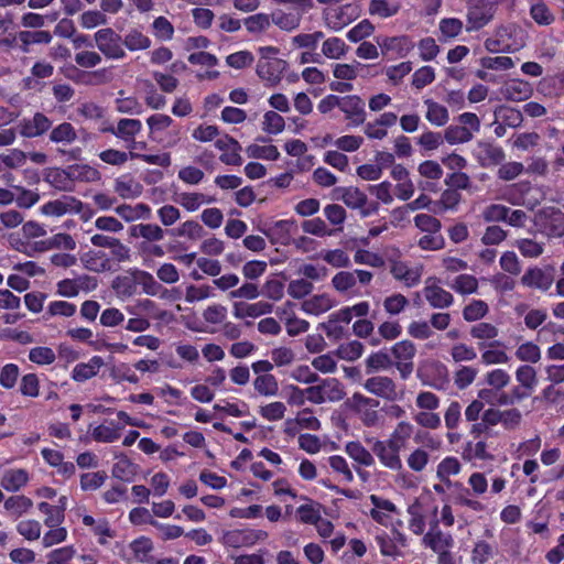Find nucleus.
<instances>
[{
  "instance_id": "8",
  "label": "nucleus",
  "mask_w": 564,
  "mask_h": 564,
  "mask_svg": "<svg viewBox=\"0 0 564 564\" xmlns=\"http://www.w3.org/2000/svg\"><path fill=\"white\" fill-rule=\"evenodd\" d=\"M435 278H429L425 281L423 295L429 305L435 310L448 308L454 303V296L451 292L440 286Z\"/></svg>"
},
{
  "instance_id": "33",
  "label": "nucleus",
  "mask_w": 564,
  "mask_h": 564,
  "mask_svg": "<svg viewBox=\"0 0 564 564\" xmlns=\"http://www.w3.org/2000/svg\"><path fill=\"white\" fill-rule=\"evenodd\" d=\"M463 458L468 462L476 459L488 460L492 459L494 456L487 451V443L485 441H468L462 452Z\"/></svg>"
},
{
  "instance_id": "26",
  "label": "nucleus",
  "mask_w": 564,
  "mask_h": 564,
  "mask_svg": "<svg viewBox=\"0 0 564 564\" xmlns=\"http://www.w3.org/2000/svg\"><path fill=\"white\" fill-rule=\"evenodd\" d=\"M521 283L529 288L547 291L552 283V276L540 268L529 269L521 278Z\"/></svg>"
},
{
  "instance_id": "2",
  "label": "nucleus",
  "mask_w": 564,
  "mask_h": 564,
  "mask_svg": "<svg viewBox=\"0 0 564 564\" xmlns=\"http://www.w3.org/2000/svg\"><path fill=\"white\" fill-rule=\"evenodd\" d=\"M128 425L141 427V422L132 421L124 411L110 413L99 425L93 427L91 436L96 442L112 443L120 438Z\"/></svg>"
},
{
  "instance_id": "3",
  "label": "nucleus",
  "mask_w": 564,
  "mask_h": 564,
  "mask_svg": "<svg viewBox=\"0 0 564 564\" xmlns=\"http://www.w3.org/2000/svg\"><path fill=\"white\" fill-rule=\"evenodd\" d=\"M373 274L367 270L356 269L352 271H339L332 278V286L339 293L346 295L359 294L357 283L369 285Z\"/></svg>"
},
{
  "instance_id": "60",
  "label": "nucleus",
  "mask_w": 564,
  "mask_h": 564,
  "mask_svg": "<svg viewBox=\"0 0 564 564\" xmlns=\"http://www.w3.org/2000/svg\"><path fill=\"white\" fill-rule=\"evenodd\" d=\"M514 355L521 361L536 364L541 359V349L536 344L527 341L516 349Z\"/></svg>"
},
{
  "instance_id": "39",
  "label": "nucleus",
  "mask_w": 564,
  "mask_h": 564,
  "mask_svg": "<svg viewBox=\"0 0 564 564\" xmlns=\"http://www.w3.org/2000/svg\"><path fill=\"white\" fill-rule=\"evenodd\" d=\"M77 139V132L69 122H62L54 127L50 133V140L54 143L70 144Z\"/></svg>"
},
{
  "instance_id": "57",
  "label": "nucleus",
  "mask_w": 564,
  "mask_h": 564,
  "mask_svg": "<svg viewBox=\"0 0 564 564\" xmlns=\"http://www.w3.org/2000/svg\"><path fill=\"white\" fill-rule=\"evenodd\" d=\"M176 237H186L191 240H198L204 236V228L196 220H187L180 227L171 230Z\"/></svg>"
},
{
  "instance_id": "20",
  "label": "nucleus",
  "mask_w": 564,
  "mask_h": 564,
  "mask_svg": "<svg viewBox=\"0 0 564 564\" xmlns=\"http://www.w3.org/2000/svg\"><path fill=\"white\" fill-rule=\"evenodd\" d=\"M469 334L473 338L481 340L477 344L480 350L485 349L486 347H494L500 345V341L498 340H494L489 344L485 341L495 339L499 335V329L491 323H478L470 327Z\"/></svg>"
},
{
  "instance_id": "35",
  "label": "nucleus",
  "mask_w": 564,
  "mask_h": 564,
  "mask_svg": "<svg viewBox=\"0 0 564 564\" xmlns=\"http://www.w3.org/2000/svg\"><path fill=\"white\" fill-rule=\"evenodd\" d=\"M334 306V303L329 295L327 294H318L314 295L311 299L306 300L302 304V310L306 314L311 315H319Z\"/></svg>"
},
{
  "instance_id": "19",
  "label": "nucleus",
  "mask_w": 564,
  "mask_h": 564,
  "mask_svg": "<svg viewBox=\"0 0 564 564\" xmlns=\"http://www.w3.org/2000/svg\"><path fill=\"white\" fill-rule=\"evenodd\" d=\"M360 15V8L356 3H347L334 11V14L326 18L327 25L334 30L339 31L346 25L350 24Z\"/></svg>"
},
{
  "instance_id": "25",
  "label": "nucleus",
  "mask_w": 564,
  "mask_h": 564,
  "mask_svg": "<svg viewBox=\"0 0 564 564\" xmlns=\"http://www.w3.org/2000/svg\"><path fill=\"white\" fill-rule=\"evenodd\" d=\"M102 365V358L100 356H94L88 362H80L74 367L72 371V379L76 382H85L86 380L95 377Z\"/></svg>"
},
{
  "instance_id": "22",
  "label": "nucleus",
  "mask_w": 564,
  "mask_h": 564,
  "mask_svg": "<svg viewBox=\"0 0 564 564\" xmlns=\"http://www.w3.org/2000/svg\"><path fill=\"white\" fill-rule=\"evenodd\" d=\"M390 271L395 280L402 281L408 288L417 285L422 276L421 268H411L404 262H394Z\"/></svg>"
},
{
  "instance_id": "53",
  "label": "nucleus",
  "mask_w": 564,
  "mask_h": 564,
  "mask_svg": "<svg viewBox=\"0 0 564 564\" xmlns=\"http://www.w3.org/2000/svg\"><path fill=\"white\" fill-rule=\"evenodd\" d=\"M243 24L249 33L257 34L268 30L271 25V15L257 13L243 19Z\"/></svg>"
},
{
  "instance_id": "6",
  "label": "nucleus",
  "mask_w": 564,
  "mask_h": 564,
  "mask_svg": "<svg viewBox=\"0 0 564 564\" xmlns=\"http://www.w3.org/2000/svg\"><path fill=\"white\" fill-rule=\"evenodd\" d=\"M362 386L367 392L390 402L402 398V392L398 390L397 383L387 376L370 377Z\"/></svg>"
},
{
  "instance_id": "46",
  "label": "nucleus",
  "mask_w": 564,
  "mask_h": 564,
  "mask_svg": "<svg viewBox=\"0 0 564 564\" xmlns=\"http://www.w3.org/2000/svg\"><path fill=\"white\" fill-rule=\"evenodd\" d=\"M414 442L420 445V448H424L430 454L440 452L443 446V441L438 435L426 431H417L414 435Z\"/></svg>"
},
{
  "instance_id": "48",
  "label": "nucleus",
  "mask_w": 564,
  "mask_h": 564,
  "mask_svg": "<svg viewBox=\"0 0 564 564\" xmlns=\"http://www.w3.org/2000/svg\"><path fill=\"white\" fill-rule=\"evenodd\" d=\"M143 522H148L156 528H159L162 532L163 540H174L184 534V530L182 527L172 525V524H162L152 519L149 510L143 508Z\"/></svg>"
},
{
  "instance_id": "29",
  "label": "nucleus",
  "mask_w": 564,
  "mask_h": 564,
  "mask_svg": "<svg viewBox=\"0 0 564 564\" xmlns=\"http://www.w3.org/2000/svg\"><path fill=\"white\" fill-rule=\"evenodd\" d=\"M302 20V14L299 12H284L275 10L271 13V23L275 24L283 31L291 32L296 30Z\"/></svg>"
},
{
  "instance_id": "40",
  "label": "nucleus",
  "mask_w": 564,
  "mask_h": 564,
  "mask_svg": "<svg viewBox=\"0 0 564 564\" xmlns=\"http://www.w3.org/2000/svg\"><path fill=\"white\" fill-rule=\"evenodd\" d=\"M138 471V465L132 463L127 457H120L115 463L112 468V475L115 478L120 479L124 482H130L134 479Z\"/></svg>"
},
{
  "instance_id": "5",
  "label": "nucleus",
  "mask_w": 564,
  "mask_h": 564,
  "mask_svg": "<svg viewBox=\"0 0 564 564\" xmlns=\"http://www.w3.org/2000/svg\"><path fill=\"white\" fill-rule=\"evenodd\" d=\"M498 1H486L484 3L466 8V31L476 32L488 25L495 18Z\"/></svg>"
},
{
  "instance_id": "21",
  "label": "nucleus",
  "mask_w": 564,
  "mask_h": 564,
  "mask_svg": "<svg viewBox=\"0 0 564 564\" xmlns=\"http://www.w3.org/2000/svg\"><path fill=\"white\" fill-rule=\"evenodd\" d=\"M334 197L343 200V203L351 209H360L367 203V195L358 187H336L334 189Z\"/></svg>"
},
{
  "instance_id": "16",
  "label": "nucleus",
  "mask_w": 564,
  "mask_h": 564,
  "mask_svg": "<svg viewBox=\"0 0 564 564\" xmlns=\"http://www.w3.org/2000/svg\"><path fill=\"white\" fill-rule=\"evenodd\" d=\"M52 127V121L43 112H35L32 118H24L19 124L22 137L36 138L43 135Z\"/></svg>"
},
{
  "instance_id": "27",
  "label": "nucleus",
  "mask_w": 564,
  "mask_h": 564,
  "mask_svg": "<svg viewBox=\"0 0 564 564\" xmlns=\"http://www.w3.org/2000/svg\"><path fill=\"white\" fill-rule=\"evenodd\" d=\"M370 501L373 506V509L370 511L371 518L380 524H387L389 520L388 513L397 511L394 503L376 495L370 496Z\"/></svg>"
},
{
  "instance_id": "51",
  "label": "nucleus",
  "mask_w": 564,
  "mask_h": 564,
  "mask_svg": "<svg viewBox=\"0 0 564 564\" xmlns=\"http://www.w3.org/2000/svg\"><path fill=\"white\" fill-rule=\"evenodd\" d=\"M514 246L524 258H538L544 252V243L530 238L518 239Z\"/></svg>"
},
{
  "instance_id": "41",
  "label": "nucleus",
  "mask_w": 564,
  "mask_h": 564,
  "mask_svg": "<svg viewBox=\"0 0 564 564\" xmlns=\"http://www.w3.org/2000/svg\"><path fill=\"white\" fill-rule=\"evenodd\" d=\"M215 202L214 197L206 196L202 193H181L177 196V203L181 204L186 210L195 212L203 204H210Z\"/></svg>"
},
{
  "instance_id": "45",
  "label": "nucleus",
  "mask_w": 564,
  "mask_h": 564,
  "mask_svg": "<svg viewBox=\"0 0 564 564\" xmlns=\"http://www.w3.org/2000/svg\"><path fill=\"white\" fill-rule=\"evenodd\" d=\"M365 362L368 373L372 371L387 370L393 366L391 356L383 350L370 354Z\"/></svg>"
},
{
  "instance_id": "55",
  "label": "nucleus",
  "mask_w": 564,
  "mask_h": 564,
  "mask_svg": "<svg viewBox=\"0 0 564 564\" xmlns=\"http://www.w3.org/2000/svg\"><path fill=\"white\" fill-rule=\"evenodd\" d=\"M285 128L284 118L276 111L269 110L263 115L262 130L269 134H279Z\"/></svg>"
},
{
  "instance_id": "17",
  "label": "nucleus",
  "mask_w": 564,
  "mask_h": 564,
  "mask_svg": "<svg viewBox=\"0 0 564 564\" xmlns=\"http://www.w3.org/2000/svg\"><path fill=\"white\" fill-rule=\"evenodd\" d=\"M500 94L507 100L523 101L532 96L533 87L527 80L511 78L503 83V85L500 88Z\"/></svg>"
},
{
  "instance_id": "11",
  "label": "nucleus",
  "mask_w": 564,
  "mask_h": 564,
  "mask_svg": "<svg viewBox=\"0 0 564 564\" xmlns=\"http://www.w3.org/2000/svg\"><path fill=\"white\" fill-rule=\"evenodd\" d=\"M83 203L74 196L64 195L61 198L50 200L41 207L45 216L61 217L67 213H80Z\"/></svg>"
},
{
  "instance_id": "34",
  "label": "nucleus",
  "mask_w": 564,
  "mask_h": 564,
  "mask_svg": "<svg viewBox=\"0 0 564 564\" xmlns=\"http://www.w3.org/2000/svg\"><path fill=\"white\" fill-rule=\"evenodd\" d=\"M322 395L325 402H338L344 399L345 391L343 384L336 378H326L319 380Z\"/></svg>"
},
{
  "instance_id": "64",
  "label": "nucleus",
  "mask_w": 564,
  "mask_h": 564,
  "mask_svg": "<svg viewBox=\"0 0 564 564\" xmlns=\"http://www.w3.org/2000/svg\"><path fill=\"white\" fill-rule=\"evenodd\" d=\"M364 345L358 340H351L338 346L336 355L344 360L354 361L361 357Z\"/></svg>"
},
{
  "instance_id": "52",
  "label": "nucleus",
  "mask_w": 564,
  "mask_h": 564,
  "mask_svg": "<svg viewBox=\"0 0 564 564\" xmlns=\"http://www.w3.org/2000/svg\"><path fill=\"white\" fill-rule=\"evenodd\" d=\"M348 46L339 37H329L322 45V53L328 58L339 59L346 54Z\"/></svg>"
},
{
  "instance_id": "12",
  "label": "nucleus",
  "mask_w": 564,
  "mask_h": 564,
  "mask_svg": "<svg viewBox=\"0 0 564 564\" xmlns=\"http://www.w3.org/2000/svg\"><path fill=\"white\" fill-rule=\"evenodd\" d=\"M262 535H265L264 532L260 530H230L226 531L221 536V543L227 547H242L254 544Z\"/></svg>"
},
{
  "instance_id": "36",
  "label": "nucleus",
  "mask_w": 564,
  "mask_h": 564,
  "mask_svg": "<svg viewBox=\"0 0 564 564\" xmlns=\"http://www.w3.org/2000/svg\"><path fill=\"white\" fill-rule=\"evenodd\" d=\"M295 227L293 220H279L276 221L265 235L272 242H280L281 245H289L291 238V229Z\"/></svg>"
},
{
  "instance_id": "1",
  "label": "nucleus",
  "mask_w": 564,
  "mask_h": 564,
  "mask_svg": "<svg viewBox=\"0 0 564 564\" xmlns=\"http://www.w3.org/2000/svg\"><path fill=\"white\" fill-rule=\"evenodd\" d=\"M485 48L490 53H514L524 46L523 30L514 23L498 26L494 36L488 37Z\"/></svg>"
},
{
  "instance_id": "44",
  "label": "nucleus",
  "mask_w": 564,
  "mask_h": 564,
  "mask_svg": "<svg viewBox=\"0 0 564 564\" xmlns=\"http://www.w3.org/2000/svg\"><path fill=\"white\" fill-rule=\"evenodd\" d=\"M253 388L264 397H273L279 392V383L273 375H260L253 380Z\"/></svg>"
},
{
  "instance_id": "49",
  "label": "nucleus",
  "mask_w": 564,
  "mask_h": 564,
  "mask_svg": "<svg viewBox=\"0 0 564 564\" xmlns=\"http://www.w3.org/2000/svg\"><path fill=\"white\" fill-rule=\"evenodd\" d=\"M489 312L488 304L482 300H473L463 310V318L466 322H477Z\"/></svg>"
},
{
  "instance_id": "59",
  "label": "nucleus",
  "mask_w": 564,
  "mask_h": 564,
  "mask_svg": "<svg viewBox=\"0 0 564 564\" xmlns=\"http://www.w3.org/2000/svg\"><path fill=\"white\" fill-rule=\"evenodd\" d=\"M56 359V355L51 347L37 346L29 351V360L39 366L52 365Z\"/></svg>"
},
{
  "instance_id": "10",
  "label": "nucleus",
  "mask_w": 564,
  "mask_h": 564,
  "mask_svg": "<svg viewBox=\"0 0 564 564\" xmlns=\"http://www.w3.org/2000/svg\"><path fill=\"white\" fill-rule=\"evenodd\" d=\"M422 544L431 549L434 553L451 550L454 546L452 534L444 533L438 528V521L434 520L430 524V530L423 535Z\"/></svg>"
},
{
  "instance_id": "31",
  "label": "nucleus",
  "mask_w": 564,
  "mask_h": 564,
  "mask_svg": "<svg viewBox=\"0 0 564 564\" xmlns=\"http://www.w3.org/2000/svg\"><path fill=\"white\" fill-rule=\"evenodd\" d=\"M29 481V474L24 469H11L6 471L1 479V487L10 492L19 491Z\"/></svg>"
},
{
  "instance_id": "15",
  "label": "nucleus",
  "mask_w": 564,
  "mask_h": 564,
  "mask_svg": "<svg viewBox=\"0 0 564 564\" xmlns=\"http://www.w3.org/2000/svg\"><path fill=\"white\" fill-rule=\"evenodd\" d=\"M367 442L371 444V452L383 467L393 471L402 469L403 465L400 455L392 452L383 441L371 438L367 440Z\"/></svg>"
},
{
  "instance_id": "32",
  "label": "nucleus",
  "mask_w": 564,
  "mask_h": 564,
  "mask_svg": "<svg viewBox=\"0 0 564 564\" xmlns=\"http://www.w3.org/2000/svg\"><path fill=\"white\" fill-rule=\"evenodd\" d=\"M543 231L547 237H562L564 235V213L560 209H551L545 215Z\"/></svg>"
},
{
  "instance_id": "23",
  "label": "nucleus",
  "mask_w": 564,
  "mask_h": 564,
  "mask_svg": "<svg viewBox=\"0 0 564 564\" xmlns=\"http://www.w3.org/2000/svg\"><path fill=\"white\" fill-rule=\"evenodd\" d=\"M141 282V271L138 269L123 275H118L112 282V289L121 296H130Z\"/></svg>"
},
{
  "instance_id": "61",
  "label": "nucleus",
  "mask_w": 564,
  "mask_h": 564,
  "mask_svg": "<svg viewBox=\"0 0 564 564\" xmlns=\"http://www.w3.org/2000/svg\"><path fill=\"white\" fill-rule=\"evenodd\" d=\"M463 21L457 18H444L438 23L443 40L454 39L463 31Z\"/></svg>"
},
{
  "instance_id": "37",
  "label": "nucleus",
  "mask_w": 564,
  "mask_h": 564,
  "mask_svg": "<svg viewBox=\"0 0 564 564\" xmlns=\"http://www.w3.org/2000/svg\"><path fill=\"white\" fill-rule=\"evenodd\" d=\"M424 104L427 108L426 119L436 127H443L448 122L449 115L446 107L440 105L432 99H425Z\"/></svg>"
},
{
  "instance_id": "28",
  "label": "nucleus",
  "mask_w": 564,
  "mask_h": 564,
  "mask_svg": "<svg viewBox=\"0 0 564 564\" xmlns=\"http://www.w3.org/2000/svg\"><path fill=\"white\" fill-rule=\"evenodd\" d=\"M3 506L12 518L19 519L32 509L33 501L24 495H14L7 498Z\"/></svg>"
},
{
  "instance_id": "24",
  "label": "nucleus",
  "mask_w": 564,
  "mask_h": 564,
  "mask_svg": "<svg viewBox=\"0 0 564 564\" xmlns=\"http://www.w3.org/2000/svg\"><path fill=\"white\" fill-rule=\"evenodd\" d=\"M345 452L358 466L371 467L375 465L373 453L358 441L347 442Z\"/></svg>"
},
{
  "instance_id": "58",
  "label": "nucleus",
  "mask_w": 564,
  "mask_h": 564,
  "mask_svg": "<svg viewBox=\"0 0 564 564\" xmlns=\"http://www.w3.org/2000/svg\"><path fill=\"white\" fill-rule=\"evenodd\" d=\"M247 155L252 159H263L276 161L280 158V152L275 145H259L250 144L246 149Z\"/></svg>"
},
{
  "instance_id": "50",
  "label": "nucleus",
  "mask_w": 564,
  "mask_h": 564,
  "mask_svg": "<svg viewBox=\"0 0 564 564\" xmlns=\"http://www.w3.org/2000/svg\"><path fill=\"white\" fill-rule=\"evenodd\" d=\"M460 471V464L456 457H445L437 466V477L447 485H451L449 477Z\"/></svg>"
},
{
  "instance_id": "42",
  "label": "nucleus",
  "mask_w": 564,
  "mask_h": 564,
  "mask_svg": "<svg viewBox=\"0 0 564 564\" xmlns=\"http://www.w3.org/2000/svg\"><path fill=\"white\" fill-rule=\"evenodd\" d=\"M39 250H47L53 248H62L65 250H74L76 248V241L68 234H56L46 241L36 242Z\"/></svg>"
},
{
  "instance_id": "14",
  "label": "nucleus",
  "mask_w": 564,
  "mask_h": 564,
  "mask_svg": "<svg viewBox=\"0 0 564 564\" xmlns=\"http://www.w3.org/2000/svg\"><path fill=\"white\" fill-rule=\"evenodd\" d=\"M98 48L108 57L119 58L123 55L120 37L112 29H101L95 33Z\"/></svg>"
},
{
  "instance_id": "7",
  "label": "nucleus",
  "mask_w": 564,
  "mask_h": 564,
  "mask_svg": "<svg viewBox=\"0 0 564 564\" xmlns=\"http://www.w3.org/2000/svg\"><path fill=\"white\" fill-rule=\"evenodd\" d=\"M339 109L348 121L347 127L355 128L365 123L366 104L358 95L340 96Z\"/></svg>"
},
{
  "instance_id": "38",
  "label": "nucleus",
  "mask_w": 564,
  "mask_h": 564,
  "mask_svg": "<svg viewBox=\"0 0 564 564\" xmlns=\"http://www.w3.org/2000/svg\"><path fill=\"white\" fill-rule=\"evenodd\" d=\"M37 508L46 516L44 519V524L46 527L53 528L61 525L64 522L65 514L63 506H53L43 501L37 505Z\"/></svg>"
},
{
  "instance_id": "43",
  "label": "nucleus",
  "mask_w": 564,
  "mask_h": 564,
  "mask_svg": "<svg viewBox=\"0 0 564 564\" xmlns=\"http://www.w3.org/2000/svg\"><path fill=\"white\" fill-rule=\"evenodd\" d=\"M516 381L523 388L533 392L538 386V373L536 370L530 365H521L517 368Z\"/></svg>"
},
{
  "instance_id": "9",
  "label": "nucleus",
  "mask_w": 564,
  "mask_h": 564,
  "mask_svg": "<svg viewBox=\"0 0 564 564\" xmlns=\"http://www.w3.org/2000/svg\"><path fill=\"white\" fill-rule=\"evenodd\" d=\"M474 155L482 167L499 165L506 158L505 151L500 145L486 141L477 143Z\"/></svg>"
},
{
  "instance_id": "47",
  "label": "nucleus",
  "mask_w": 564,
  "mask_h": 564,
  "mask_svg": "<svg viewBox=\"0 0 564 564\" xmlns=\"http://www.w3.org/2000/svg\"><path fill=\"white\" fill-rule=\"evenodd\" d=\"M485 383L492 389L505 391V388L509 386L511 376L501 368L492 369L485 375Z\"/></svg>"
},
{
  "instance_id": "56",
  "label": "nucleus",
  "mask_w": 564,
  "mask_h": 564,
  "mask_svg": "<svg viewBox=\"0 0 564 564\" xmlns=\"http://www.w3.org/2000/svg\"><path fill=\"white\" fill-rule=\"evenodd\" d=\"M474 138V134L467 127L449 126L446 128L444 139L449 144L466 143Z\"/></svg>"
},
{
  "instance_id": "54",
  "label": "nucleus",
  "mask_w": 564,
  "mask_h": 564,
  "mask_svg": "<svg viewBox=\"0 0 564 564\" xmlns=\"http://www.w3.org/2000/svg\"><path fill=\"white\" fill-rule=\"evenodd\" d=\"M172 118L167 115L156 113L147 119L150 130V138L153 140L161 139V132L169 128L172 123Z\"/></svg>"
},
{
  "instance_id": "18",
  "label": "nucleus",
  "mask_w": 564,
  "mask_h": 564,
  "mask_svg": "<svg viewBox=\"0 0 564 564\" xmlns=\"http://www.w3.org/2000/svg\"><path fill=\"white\" fill-rule=\"evenodd\" d=\"M377 43L382 54L393 53L399 57L406 56L414 47V43L406 35L401 36H379Z\"/></svg>"
},
{
  "instance_id": "30",
  "label": "nucleus",
  "mask_w": 564,
  "mask_h": 564,
  "mask_svg": "<svg viewBox=\"0 0 564 564\" xmlns=\"http://www.w3.org/2000/svg\"><path fill=\"white\" fill-rule=\"evenodd\" d=\"M19 41L20 48L23 53L30 52V46L33 44H48L52 41V34L48 31H20Z\"/></svg>"
},
{
  "instance_id": "62",
  "label": "nucleus",
  "mask_w": 564,
  "mask_h": 564,
  "mask_svg": "<svg viewBox=\"0 0 564 564\" xmlns=\"http://www.w3.org/2000/svg\"><path fill=\"white\" fill-rule=\"evenodd\" d=\"M399 10V3L390 4L387 0H371L369 4V13L383 19L395 15Z\"/></svg>"
},
{
  "instance_id": "4",
  "label": "nucleus",
  "mask_w": 564,
  "mask_h": 564,
  "mask_svg": "<svg viewBox=\"0 0 564 564\" xmlns=\"http://www.w3.org/2000/svg\"><path fill=\"white\" fill-rule=\"evenodd\" d=\"M415 355L416 347L408 339L398 341L391 347L393 366L398 369L401 379L406 380L412 375Z\"/></svg>"
},
{
  "instance_id": "13",
  "label": "nucleus",
  "mask_w": 564,
  "mask_h": 564,
  "mask_svg": "<svg viewBox=\"0 0 564 564\" xmlns=\"http://www.w3.org/2000/svg\"><path fill=\"white\" fill-rule=\"evenodd\" d=\"M285 68V61L276 57L263 56V59L258 62L257 74L261 79L270 83L271 85H275L281 80Z\"/></svg>"
},
{
  "instance_id": "63",
  "label": "nucleus",
  "mask_w": 564,
  "mask_h": 564,
  "mask_svg": "<svg viewBox=\"0 0 564 564\" xmlns=\"http://www.w3.org/2000/svg\"><path fill=\"white\" fill-rule=\"evenodd\" d=\"M531 18L540 25H550L555 18L543 1H536L530 8Z\"/></svg>"
}]
</instances>
